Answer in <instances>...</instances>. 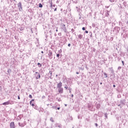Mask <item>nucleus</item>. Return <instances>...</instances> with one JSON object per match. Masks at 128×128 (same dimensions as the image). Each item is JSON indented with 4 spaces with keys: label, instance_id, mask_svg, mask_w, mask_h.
<instances>
[{
    "label": "nucleus",
    "instance_id": "f257e3e1",
    "mask_svg": "<svg viewBox=\"0 0 128 128\" xmlns=\"http://www.w3.org/2000/svg\"><path fill=\"white\" fill-rule=\"evenodd\" d=\"M3 106H8V104H14V101L9 100L8 102H4L2 104Z\"/></svg>",
    "mask_w": 128,
    "mask_h": 128
},
{
    "label": "nucleus",
    "instance_id": "f03ea898",
    "mask_svg": "<svg viewBox=\"0 0 128 128\" xmlns=\"http://www.w3.org/2000/svg\"><path fill=\"white\" fill-rule=\"evenodd\" d=\"M34 76H35V78H36V80H38V78H40V74L38 72H36Z\"/></svg>",
    "mask_w": 128,
    "mask_h": 128
},
{
    "label": "nucleus",
    "instance_id": "7ed1b4c3",
    "mask_svg": "<svg viewBox=\"0 0 128 128\" xmlns=\"http://www.w3.org/2000/svg\"><path fill=\"white\" fill-rule=\"evenodd\" d=\"M18 8L19 10H22V2H20L18 4Z\"/></svg>",
    "mask_w": 128,
    "mask_h": 128
},
{
    "label": "nucleus",
    "instance_id": "20e7f679",
    "mask_svg": "<svg viewBox=\"0 0 128 128\" xmlns=\"http://www.w3.org/2000/svg\"><path fill=\"white\" fill-rule=\"evenodd\" d=\"M62 28L64 30V32H66V24H62Z\"/></svg>",
    "mask_w": 128,
    "mask_h": 128
},
{
    "label": "nucleus",
    "instance_id": "39448f33",
    "mask_svg": "<svg viewBox=\"0 0 128 128\" xmlns=\"http://www.w3.org/2000/svg\"><path fill=\"white\" fill-rule=\"evenodd\" d=\"M10 128H16L14 122H11L10 124Z\"/></svg>",
    "mask_w": 128,
    "mask_h": 128
},
{
    "label": "nucleus",
    "instance_id": "423d86ee",
    "mask_svg": "<svg viewBox=\"0 0 128 128\" xmlns=\"http://www.w3.org/2000/svg\"><path fill=\"white\" fill-rule=\"evenodd\" d=\"M88 108L90 110H92L94 108V106L92 104H88Z\"/></svg>",
    "mask_w": 128,
    "mask_h": 128
},
{
    "label": "nucleus",
    "instance_id": "0eeeda50",
    "mask_svg": "<svg viewBox=\"0 0 128 128\" xmlns=\"http://www.w3.org/2000/svg\"><path fill=\"white\" fill-rule=\"evenodd\" d=\"M62 86V82H60L57 84L58 88H61Z\"/></svg>",
    "mask_w": 128,
    "mask_h": 128
},
{
    "label": "nucleus",
    "instance_id": "6e6552de",
    "mask_svg": "<svg viewBox=\"0 0 128 128\" xmlns=\"http://www.w3.org/2000/svg\"><path fill=\"white\" fill-rule=\"evenodd\" d=\"M58 92L59 94H62L64 92V88H58Z\"/></svg>",
    "mask_w": 128,
    "mask_h": 128
},
{
    "label": "nucleus",
    "instance_id": "1a4fd4ad",
    "mask_svg": "<svg viewBox=\"0 0 128 128\" xmlns=\"http://www.w3.org/2000/svg\"><path fill=\"white\" fill-rule=\"evenodd\" d=\"M82 36H83L82 35L79 34L78 35V38H79V40H82Z\"/></svg>",
    "mask_w": 128,
    "mask_h": 128
},
{
    "label": "nucleus",
    "instance_id": "9d476101",
    "mask_svg": "<svg viewBox=\"0 0 128 128\" xmlns=\"http://www.w3.org/2000/svg\"><path fill=\"white\" fill-rule=\"evenodd\" d=\"M120 104L122 106H124V102H123L122 100H121V101L120 102Z\"/></svg>",
    "mask_w": 128,
    "mask_h": 128
},
{
    "label": "nucleus",
    "instance_id": "9b49d317",
    "mask_svg": "<svg viewBox=\"0 0 128 128\" xmlns=\"http://www.w3.org/2000/svg\"><path fill=\"white\" fill-rule=\"evenodd\" d=\"M115 30H116L117 32H118V34L119 30H120V28L118 27H116L115 28Z\"/></svg>",
    "mask_w": 128,
    "mask_h": 128
},
{
    "label": "nucleus",
    "instance_id": "f8f14e48",
    "mask_svg": "<svg viewBox=\"0 0 128 128\" xmlns=\"http://www.w3.org/2000/svg\"><path fill=\"white\" fill-rule=\"evenodd\" d=\"M48 56H52V52H49L48 54Z\"/></svg>",
    "mask_w": 128,
    "mask_h": 128
},
{
    "label": "nucleus",
    "instance_id": "ddd939ff",
    "mask_svg": "<svg viewBox=\"0 0 128 128\" xmlns=\"http://www.w3.org/2000/svg\"><path fill=\"white\" fill-rule=\"evenodd\" d=\"M96 108H98H98H100V104H97L96 106Z\"/></svg>",
    "mask_w": 128,
    "mask_h": 128
},
{
    "label": "nucleus",
    "instance_id": "4468645a",
    "mask_svg": "<svg viewBox=\"0 0 128 128\" xmlns=\"http://www.w3.org/2000/svg\"><path fill=\"white\" fill-rule=\"evenodd\" d=\"M52 108H55V110H60V107H58V108H56V106H55V107L52 106Z\"/></svg>",
    "mask_w": 128,
    "mask_h": 128
},
{
    "label": "nucleus",
    "instance_id": "2eb2a0df",
    "mask_svg": "<svg viewBox=\"0 0 128 128\" xmlns=\"http://www.w3.org/2000/svg\"><path fill=\"white\" fill-rule=\"evenodd\" d=\"M30 106H34V104H32V101H30Z\"/></svg>",
    "mask_w": 128,
    "mask_h": 128
},
{
    "label": "nucleus",
    "instance_id": "dca6fc26",
    "mask_svg": "<svg viewBox=\"0 0 128 128\" xmlns=\"http://www.w3.org/2000/svg\"><path fill=\"white\" fill-rule=\"evenodd\" d=\"M122 4L125 7V8H126V2H123V4Z\"/></svg>",
    "mask_w": 128,
    "mask_h": 128
},
{
    "label": "nucleus",
    "instance_id": "f3484780",
    "mask_svg": "<svg viewBox=\"0 0 128 128\" xmlns=\"http://www.w3.org/2000/svg\"><path fill=\"white\" fill-rule=\"evenodd\" d=\"M38 68H42V64L38 62Z\"/></svg>",
    "mask_w": 128,
    "mask_h": 128
},
{
    "label": "nucleus",
    "instance_id": "a211bd4d",
    "mask_svg": "<svg viewBox=\"0 0 128 128\" xmlns=\"http://www.w3.org/2000/svg\"><path fill=\"white\" fill-rule=\"evenodd\" d=\"M50 122H54V119L52 118H50Z\"/></svg>",
    "mask_w": 128,
    "mask_h": 128
},
{
    "label": "nucleus",
    "instance_id": "6ab92c4d",
    "mask_svg": "<svg viewBox=\"0 0 128 128\" xmlns=\"http://www.w3.org/2000/svg\"><path fill=\"white\" fill-rule=\"evenodd\" d=\"M104 75L105 76V78H108V74L104 72Z\"/></svg>",
    "mask_w": 128,
    "mask_h": 128
},
{
    "label": "nucleus",
    "instance_id": "aec40b11",
    "mask_svg": "<svg viewBox=\"0 0 128 128\" xmlns=\"http://www.w3.org/2000/svg\"><path fill=\"white\" fill-rule=\"evenodd\" d=\"M64 88H66V90H68V85H66V84L65 85Z\"/></svg>",
    "mask_w": 128,
    "mask_h": 128
},
{
    "label": "nucleus",
    "instance_id": "412c9836",
    "mask_svg": "<svg viewBox=\"0 0 128 128\" xmlns=\"http://www.w3.org/2000/svg\"><path fill=\"white\" fill-rule=\"evenodd\" d=\"M12 72V70L10 69H8V74H10V72Z\"/></svg>",
    "mask_w": 128,
    "mask_h": 128
},
{
    "label": "nucleus",
    "instance_id": "4be33fe9",
    "mask_svg": "<svg viewBox=\"0 0 128 128\" xmlns=\"http://www.w3.org/2000/svg\"><path fill=\"white\" fill-rule=\"evenodd\" d=\"M38 6L39 8H42V4H40Z\"/></svg>",
    "mask_w": 128,
    "mask_h": 128
},
{
    "label": "nucleus",
    "instance_id": "5701e85b",
    "mask_svg": "<svg viewBox=\"0 0 128 128\" xmlns=\"http://www.w3.org/2000/svg\"><path fill=\"white\" fill-rule=\"evenodd\" d=\"M56 126H58V128H62V126H61V125H60V124H56Z\"/></svg>",
    "mask_w": 128,
    "mask_h": 128
},
{
    "label": "nucleus",
    "instance_id": "b1692460",
    "mask_svg": "<svg viewBox=\"0 0 128 128\" xmlns=\"http://www.w3.org/2000/svg\"><path fill=\"white\" fill-rule=\"evenodd\" d=\"M56 54V56L58 58H60V54Z\"/></svg>",
    "mask_w": 128,
    "mask_h": 128
},
{
    "label": "nucleus",
    "instance_id": "393cba45",
    "mask_svg": "<svg viewBox=\"0 0 128 128\" xmlns=\"http://www.w3.org/2000/svg\"><path fill=\"white\" fill-rule=\"evenodd\" d=\"M118 70H122V66H118Z\"/></svg>",
    "mask_w": 128,
    "mask_h": 128
},
{
    "label": "nucleus",
    "instance_id": "a878e982",
    "mask_svg": "<svg viewBox=\"0 0 128 128\" xmlns=\"http://www.w3.org/2000/svg\"><path fill=\"white\" fill-rule=\"evenodd\" d=\"M50 8H52V6H53V5H52V2H50Z\"/></svg>",
    "mask_w": 128,
    "mask_h": 128
},
{
    "label": "nucleus",
    "instance_id": "bb28decb",
    "mask_svg": "<svg viewBox=\"0 0 128 128\" xmlns=\"http://www.w3.org/2000/svg\"><path fill=\"white\" fill-rule=\"evenodd\" d=\"M68 90H69V92L70 94V92H72V88H68Z\"/></svg>",
    "mask_w": 128,
    "mask_h": 128
},
{
    "label": "nucleus",
    "instance_id": "cd10ccee",
    "mask_svg": "<svg viewBox=\"0 0 128 128\" xmlns=\"http://www.w3.org/2000/svg\"><path fill=\"white\" fill-rule=\"evenodd\" d=\"M113 56H114V58H116V54H114Z\"/></svg>",
    "mask_w": 128,
    "mask_h": 128
},
{
    "label": "nucleus",
    "instance_id": "c85d7f7f",
    "mask_svg": "<svg viewBox=\"0 0 128 128\" xmlns=\"http://www.w3.org/2000/svg\"><path fill=\"white\" fill-rule=\"evenodd\" d=\"M104 116H105L106 118H108V114H104Z\"/></svg>",
    "mask_w": 128,
    "mask_h": 128
},
{
    "label": "nucleus",
    "instance_id": "c756f323",
    "mask_svg": "<svg viewBox=\"0 0 128 128\" xmlns=\"http://www.w3.org/2000/svg\"><path fill=\"white\" fill-rule=\"evenodd\" d=\"M92 28H95L96 27V24H92Z\"/></svg>",
    "mask_w": 128,
    "mask_h": 128
},
{
    "label": "nucleus",
    "instance_id": "7c9ffc66",
    "mask_svg": "<svg viewBox=\"0 0 128 128\" xmlns=\"http://www.w3.org/2000/svg\"><path fill=\"white\" fill-rule=\"evenodd\" d=\"M110 2H114V0H109Z\"/></svg>",
    "mask_w": 128,
    "mask_h": 128
},
{
    "label": "nucleus",
    "instance_id": "2f4dec72",
    "mask_svg": "<svg viewBox=\"0 0 128 128\" xmlns=\"http://www.w3.org/2000/svg\"><path fill=\"white\" fill-rule=\"evenodd\" d=\"M92 50V52H96V48H93Z\"/></svg>",
    "mask_w": 128,
    "mask_h": 128
},
{
    "label": "nucleus",
    "instance_id": "473e14b6",
    "mask_svg": "<svg viewBox=\"0 0 128 128\" xmlns=\"http://www.w3.org/2000/svg\"><path fill=\"white\" fill-rule=\"evenodd\" d=\"M29 98H32V96L31 94H30V95H29Z\"/></svg>",
    "mask_w": 128,
    "mask_h": 128
},
{
    "label": "nucleus",
    "instance_id": "72a5a7b5",
    "mask_svg": "<svg viewBox=\"0 0 128 128\" xmlns=\"http://www.w3.org/2000/svg\"><path fill=\"white\" fill-rule=\"evenodd\" d=\"M18 126H22V127H24V126H22L21 124H20V123H18Z\"/></svg>",
    "mask_w": 128,
    "mask_h": 128
},
{
    "label": "nucleus",
    "instance_id": "f704fd0d",
    "mask_svg": "<svg viewBox=\"0 0 128 128\" xmlns=\"http://www.w3.org/2000/svg\"><path fill=\"white\" fill-rule=\"evenodd\" d=\"M82 30H86V28L83 27V28H82Z\"/></svg>",
    "mask_w": 128,
    "mask_h": 128
},
{
    "label": "nucleus",
    "instance_id": "c9c22d12",
    "mask_svg": "<svg viewBox=\"0 0 128 128\" xmlns=\"http://www.w3.org/2000/svg\"><path fill=\"white\" fill-rule=\"evenodd\" d=\"M34 108L35 110H38V106H35V107Z\"/></svg>",
    "mask_w": 128,
    "mask_h": 128
},
{
    "label": "nucleus",
    "instance_id": "e433bc0d",
    "mask_svg": "<svg viewBox=\"0 0 128 128\" xmlns=\"http://www.w3.org/2000/svg\"><path fill=\"white\" fill-rule=\"evenodd\" d=\"M118 106H120V108H122V104H119L118 105Z\"/></svg>",
    "mask_w": 128,
    "mask_h": 128
},
{
    "label": "nucleus",
    "instance_id": "4c0bfd02",
    "mask_svg": "<svg viewBox=\"0 0 128 128\" xmlns=\"http://www.w3.org/2000/svg\"><path fill=\"white\" fill-rule=\"evenodd\" d=\"M31 32L32 34H34V31L32 30V28H31Z\"/></svg>",
    "mask_w": 128,
    "mask_h": 128
},
{
    "label": "nucleus",
    "instance_id": "58836bf2",
    "mask_svg": "<svg viewBox=\"0 0 128 128\" xmlns=\"http://www.w3.org/2000/svg\"><path fill=\"white\" fill-rule=\"evenodd\" d=\"M122 62L123 66H124V61H122Z\"/></svg>",
    "mask_w": 128,
    "mask_h": 128
},
{
    "label": "nucleus",
    "instance_id": "ea45409f",
    "mask_svg": "<svg viewBox=\"0 0 128 128\" xmlns=\"http://www.w3.org/2000/svg\"><path fill=\"white\" fill-rule=\"evenodd\" d=\"M85 32H86V34H88V31L86 30V31H85Z\"/></svg>",
    "mask_w": 128,
    "mask_h": 128
},
{
    "label": "nucleus",
    "instance_id": "a19ab883",
    "mask_svg": "<svg viewBox=\"0 0 128 128\" xmlns=\"http://www.w3.org/2000/svg\"><path fill=\"white\" fill-rule=\"evenodd\" d=\"M58 102H60L62 100H60V98H58Z\"/></svg>",
    "mask_w": 128,
    "mask_h": 128
},
{
    "label": "nucleus",
    "instance_id": "79ce46f5",
    "mask_svg": "<svg viewBox=\"0 0 128 128\" xmlns=\"http://www.w3.org/2000/svg\"><path fill=\"white\" fill-rule=\"evenodd\" d=\"M95 126H96L98 127V124L96 123V124H95Z\"/></svg>",
    "mask_w": 128,
    "mask_h": 128
},
{
    "label": "nucleus",
    "instance_id": "37998d69",
    "mask_svg": "<svg viewBox=\"0 0 128 128\" xmlns=\"http://www.w3.org/2000/svg\"><path fill=\"white\" fill-rule=\"evenodd\" d=\"M18 100H20V96H18Z\"/></svg>",
    "mask_w": 128,
    "mask_h": 128
},
{
    "label": "nucleus",
    "instance_id": "c03bdc74",
    "mask_svg": "<svg viewBox=\"0 0 128 128\" xmlns=\"http://www.w3.org/2000/svg\"><path fill=\"white\" fill-rule=\"evenodd\" d=\"M46 98V96H42V98Z\"/></svg>",
    "mask_w": 128,
    "mask_h": 128
},
{
    "label": "nucleus",
    "instance_id": "a18cd8bd",
    "mask_svg": "<svg viewBox=\"0 0 128 128\" xmlns=\"http://www.w3.org/2000/svg\"><path fill=\"white\" fill-rule=\"evenodd\" d=\"M50 72V74H51V75H52V72H50H50Z\"/></svg>",
    "mask_w": 128,
    "mask_h": 128
},
{
    "label": "nucleus",
    "instance_id": "49530a36",
    "mask_svg": "<svg viewBox=\"0 0 128 128\" xmlns=\"http://www.w3.org/2000/svg\"><path fill=\"white\" fill-rule=\"evenodd\" d=\"M30 102H34V100L33 99V100H30Z\"/></svg>",
    "mask_w": 128,
    "mask_h": 128
},
{
    "label": "nucleus",
    "instance_id": "de8ad7c7",
    "mask_svg": "<svg viewBox=\"0 0 128 128\" xmlns=\"http://www.w3.org/2000/svg\"><path fill=\"white\" fill-rule=\"evenodd\" d=\"M70 46H71V45H70V44H68V46L70 47Z\"/></svg>",
    "mask_w": 128,
    "mask_h": 128
},
{
    "label": "nucleus",
    "instance_id": "09e8293b",
    "mask_svg": "<svg viewBox=\"0 0 128 128\" xmlns=\"http://www.w3.org/2000/svg\"><path fill=\"white\" fill-rule=\"evenodd\" d=\"M53 7L56 8V4H53Z\"/></svg>",
    "mask_w": 128,
    "mask_h": 128
},
{
    "label": "nucleus",
    "instance_id": "8fccbe9b",
    "mask_svg": "<svg viewBox=\"0 0 128 128\" xmlns=\"http://www.w3.org/2000/svg\"><path fill=\"white\" fill-rule=\"evenodd\" d=\"M59 52H62V50H58Z\"/></svg>",
    "mask_w": 128,
    "mask_h": 128
},
{
    "label": "nucleus",
    "instance_id": "3c124183",
    "mask_svg": "<svg viewBox=\"0 0 128 128\" xmlns=\"http://www.w3.org/2000/svg\"><path fill=\"white\" fill-rule=\"evenodd\" d=\"M113 88H116V85L114 84L113 85Z\"/></svg>",
    "mask_w": 128,
    "mask_h": 128
},
{
    "label": "nucleus",
    "instance_id": "603ef678",
    "mask_svg": "<svg viewBox=\"0 0 128 128\" xmlns=\"http://www.w3.org/2000/svg\"><path fill=\"white\" fill-rule=\"evenodd\" d=\"M56 8H55V9H54V12H56Z\"/></svg>",
    "mask_w": 128,
    "mask_h": 128
},
{
    "label": "nucleus",
    "instance_id": "864d4df0",
    "mask_svg": "<svg viewBox=\"0 0 128 128\" xmlns=\"http://www.w3.org/2000/svg\"><path fill=\"white\" fill-rule=\"evenodd\" d=\"M72 98H74V94H72Z\"/></svg>",
    "mask_w": 128,
    "mask_h": 128
},
{
    "label": "nucleus",
    "instance_id": "5fc2aeb1",
    "mask_svg": "<svg viewBox=\"0 0 128 128\" xmlns=\"http://www.w3.org/2000/svg\"><path fill=\"white\" fill-rule=\"evenodd\" d=\"M76 74H80L78 72H76Z\"/></svg>",
    "mask_w": 128,
    "mask_h": 128
},
{
    "label": "nucleus",
    "instance_id": "6e6d98bb",
    "mask_svg": "<svg viewBox=\"0 0 128 128\" xmlns=\"http://www.w3.org/2000/svg\"><path fill=\"white\" fill-rule=\"evenodd\" d=\"M41 53H42V54H44V51H42V52H41Z\"/></svg>",
    "mask_w": 128,
    "mask_h": 128
},
{
    "label": "nucleus",
    "instance_id": "4d7b16f0",
    "mask_svg": "<svg viewBox=\"0 0 128 128\" xmlns=\"http://www.w3.org/2000/svg\"><path fill=\"white\" fill-rule=\"evenodd\" d=\"M64 106H67L68 104H65Z\"/></svg>",
    "mask_w": 128,
    "mask_h": 128
},
{
    "label": "nucleus",
    "instance_id": "13d9d810",
    "mask_svg": "<svg viewBox=\"0 0 128 128\" xmlns=\"http://www.w3.org/2000/svg\"><path fill=\"white\" fill-rule=\"evenodd\" d=\"M50 106H52V104L51 103V104H50Z\"/></svg>",
    "mask_w": 128,
    "mask_h": 128
},
{
    "label": "nucleus",
    "instance_id": "bf43d9fd",
    "mask_svg": "<svg viewBox=\"0 0 128 128\" xmlns=\"http://www.w3.org/2000/svg\"><path fill=\"white\" fill-rule=\"evenodd\" d=\"M100 84H102V82H100Z\"/></svg>",
    "mask_w": 128,
    "mask_h": 128
},
{
    "label": "nucleus",
    "instance_id": "052dcab7",
    "mask_svg": "<svg viewBox=\"0 0 128 128\" xmlns=\"http://www.w3.org/2000/svg\"><path fill=\"white\" fill-rule=\"evenodd\" d=\"M47 106H50V104H47Z\"/></svg>",
    "mask_w": 128,
    "mask_h": 128
},
{
    "label": "nucleus",
    "instance_id": "680f3d73",
    "mask_svg": "<svg viewBox=\"0 0 128 128\" xmlns=\"http://www.w3.org/2000/svg\"><path fill=\"white\" fill-rule=\"evenodd\" d=\"M56 32H58V29H56Z\"/></svg>",
    "mask_w": 128,
    "mask_h": 128
},
{
    "label": "nucleus",
    "instance_id": "e2e57ef3",
    "mask_svg": "<svg viewBox=\"0 0 128 128\" xmlns=\"http://www.w3.org/2000/svg\"><path fill=\"white\" fill-rule=\"evenodd\" d=\"M20 126H24V124H21Z\"/></svg>",
    "mask_w": 128,
    "mask_h": 128
},
{
    "label": "nucleus",
    "instance_id": "0e129e2a",
    "mask_svg": "<svg viewBox=\"0 0 128 128\" xmlns=\"http://www.w3.org/2000/svg\"><path fill=\"white\" fill-rule=\"evenodd\" d=\"M78 118H80V116H78Z\"/></svg>",
    "mask_w": 128,
    "mask_h": 128
},
{
    "label": "nucleus",
    "instance_id": "69168bd1",
    "mask_svg": "<svg viewBox=\"0 0 128 128\" xmlns=\"http://www.w3.org/2000/svg\"><path fill=\"white\" fill-rule=\"evenodd\" d=\"M33 72H34V70H33Z\"/></svg>",
    "mask_w": 128,
    "mask_h": 128
},
{
    "label": "nucleus",
    "instance_id": "338daca9",
    "mask_svg": "<svg viewBox=\"0 0 128 128\" xmlns=\"http://www.w3.org/2000/svg\"><path fill=\"white\" fill-rule=\"evenodd\" d=\"M56 76H58V75H56Z\"/></svg>",
    "mask_w": 128,
    "mask_h": 128
},
{
    "label": "nucleus",
    "instance_id": "774afa93",
    "mask_svg": "<svg viewBox=\"0 0 128 128\" xmlns=\"http://www.w3.org/2000/svg\"><path fill=\"white\" fill-rule=\"evenodd\" d=\"M37 46H38V45H36Z\"/></svg>",
    "mask_w": 128,
    "mask_h": 128
}]
</instances>
